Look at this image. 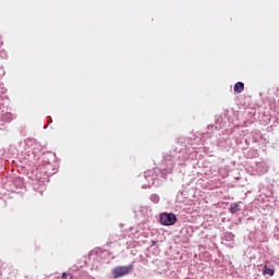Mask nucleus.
Returning a JSON list of instances; mask_svg holds the SVG:
<instances>
[{"mask_svg":"<svg viewBox=\"0 0 279 279\" xmlns=\"http://www.w3.org/2000/svg\"><path fill=\"white\" fill-rule=\"evenodd\" d=\"M132 269H134V266H118L116 268L112 269V275H113V279L117 278H123V276H128V274H130V271H132Z\"/></svg>","mask_w":279,"mask_h":279,"instance_id":"1","label":"nucleus"},{"mask_svg":"<svg viewBox=\"0 0 279 279\" xmlns=\"http://www.w3.org/2000/svg\"><path fill=\"white\" fill-rule=\"evenodd\" d=\"M175 221H178V218L175 217V214L162 213L160 215L161 226H174Z\"/></svg>","mask_w":279,"mask_h":279,"instance_id":"2","label":"nucleus"},{"mask_svg":"<svg viewBox=\"0 0 279 279\" xmlns=\"http://www.w3.org/2000/svg\"><path fill=\"white\" fill-rule=\"evenodd\" d=\"M233 90L234 93H238V94L243 93L245 90V84H243V82L235 83Z\"/></svg>","mask_w":279,"mask_h":279,"instance_id":"3","label":"nucleus"},{"mask_svg":"<svg viewBox=\"0 0 279 279\" xmlns=\"http://www.w3.org/2000/svg\"><path fill=\"white\" fill-rule=\"evenodd\" d=\"M263 274L264 276H274L275 271L274 269L267 267V265L264 266V269H263Z\"/></svg>","mask_w":279,"mask_h":279,"instance_id":"4","label":"nucleus"},{"mask_svg":"<svg viewBox=\"0 0 279 279\" xmlns=\"http://www.w3.org/2000/svg\"><path fill=\"white\" fill-rule=\"evenodd\" d=\"M229 210L232 215H236V211L239 210V204L236 203L231 204Z\"/></svg>","mask_w":279,"mask_h":279,"instance_id":"5","label":"nucleus"},{"mask_svg":"<svg viewBox=\"0 0 279 279\" xmlns=\"http://www.w3.org/2000/svg\"><path fill=\"white\" fill-rule=\"evenodd\" d=\"M66 278H69V274L63 272V274H62V279H66Z\"/></svg>","mask_w":279,"mask_h":279,"instance_id":"6","label":"nucleus"},{"mask_svg":"<svg viewBox=\"0 0 279 279\" xmlns=\"http://www.w3.org/2000/svg\"><path fill=\"white\" fill-rule=\"evenodd\" d=\"M151 199H154V202H158V196L157 195H153Z\"/></svg>","mask_w":279,"mask_h":279,"instance_id":"7","label":"nucleus"}]
</instances>
